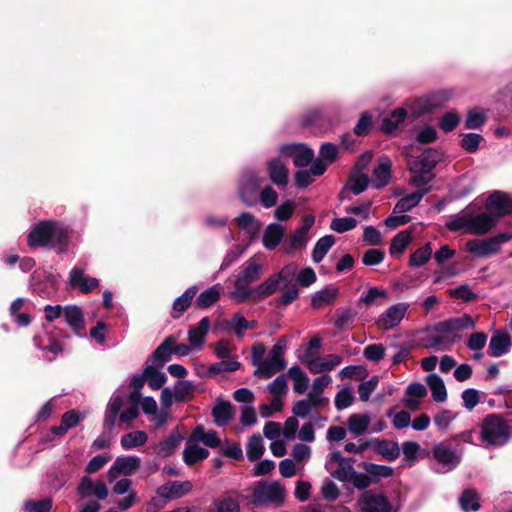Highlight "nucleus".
Listing matches in <instances>:
<instances>
[{
  "instance_id": "1",
  "label": "nucleus",
  "mask_w": 512,
  "mask_h": 512,
  "mask_svg": "<svg viewBox=\"0 0 512 512\" xmlns=\"http://www.w3.org/2000/svg\"><path fill=\"white\" fill-rule=\"evenodd\" d=\"M475 326L476 321L468 314L439 322L429 330L425 346L430 349L447 350L462 339V332Z\"/></svg>"
},
{
  "instance_id": "2",
  "label": "nucleus",
  "mask_w": 512,
  "mask_h": 512,
  "mask_svg": "<svg viewBox=\"0 0 512 512\" xmlns=\"http://www.w3.org/2000/svg\"><path fill=\"white\" fill-rule=\"evenodd\" d=\"M28 245L32 248L48 247L58 253L68 249L70 236L67 227L57 221H41L28 235Z\"/></svg>"
},
{
  "instance_id": "3",
  "label": "nucleus",
  "mask_w": 512,
  "mask_h": 512,
  "mask_svg": "<svg viewBox=\"0 0 512 512\" xmlns=\"http://www.w3.org/2000/svg\"><path fill=\"white\" fill-rule=\"evenodd\" d=\"M444 155L436 149H427L418 157L410 158L408 167L413 174L411 183L417 188H422L434 178L433 169L442 161Z\"/></svg>"
},
{
  "instance_id": "4",
  "label": "nucleus",
  "mask_w": 512,
  "mask_h": 512,
  "mask_svg": "<svg viewBox=\"0 0 512 512\" xmlns=\"http://www.w3.org/2000/svg\"><path fill=\"white\" fill-rule=\"evenodd\" d=\"M511 436L508 422L500 415L489 414L480 424V438L485 447L503 446Z\"/></svg>"
},
{
  "instance_id": "5",
  "label": "nucleus",
  "mask_w": 512,
  "mask_h": 512,
  "mask_svg": "<svg viewBox=\"0 0 512 512\" xmlns=\"http://www.w3.org/2000/svg\"><path fill=\"white\" fill-rule=\"evenodd\" d=\"M263 271V266L256 263L253 259L247 260L241 267L239 273L236 275L234 281V290L231 292L230 297L237 303H243L253 296V287L249 285L257 281Z\"/></svg>"
},
{
  "instance_id": "6",
  "label": "nucleus",
  "mask_w": 512,
  "mask_h": 512,
  "mask_svg": "<svg viewBox=\"0 0 512 512\" xmlns=\"http://www.w3.org/2000/svg\"><path fill=\"white\" fill-rule=\"evenodd\" d=\"M286 497V488L279 481H258L251 488V500L256 505L281 506Z\"/></svg>"
},
{
  "instance_id": "7",
  "label": "nucleus",
  "mask_w": 512,
  "mask_h": 512,
  "mask_svg": "<svg viewBox=\"0 0 512 512\" xmlns=\"http://www.w3.org/2000/svg\"><path fill=\"white\" fill-rule=\"evenodd\" d=\"M512 239L511 232H502L493 237L471 239L466 242V250L479 258H488L501 252V246Z\"/></svg>"
},
{
  "instance_id": "8",
  "label": "nucleus",
  "mask_w": 512,
  "mask_h": 512,
  "mask_svg": "<svg viewBox=\"0 0 512 512\" xmlns=\"http://www.w3.org/2000/svg\"><path fill=\"white\" fill-rule=\"evenodd\" d=\"M286 346V339H279L269 351L264 362L260 363L257 375L263 378H270L276 373L282 371L286 367V362L284 360Z\"/></svg>"
},
{
  "instance_id": "9",
  "label": "nucleus",
  "mask_w": 512,
  "mask_h": 512,
  "mask_svg": "<svg viewBox=\"0 0 512 512\" xmlns=\"http://www.w3.org/2000/svg\"><path fill=\"white\" fill-rule=\"evenodd\" d=\"M315 223V217L312 214L305 215L302 219V225L297 228L283 243V251L291 255L296 251L306 248L309 242V232Z\"/></svg>"
},
{
  "instance_id": "10",
  "label": "nucleus",
  "mask_w": 512,
  "mask_h": 512,
  "mask_svg": "<svg viewBox=\"0 0 512 512\" xmlns=\"http://www.w3.org/2000/svg\"><path fill=\"white\" fill-rule=\"evenodd\" d=\"M433 456L437 463L442 466L438 472L445 473L455 469L462 460L463 449L453 448L447 442H440L435 444L432 448Z\"/></svg>"
},
{
  "instance_id": "11",
  "label": "nucleus",
  "mask_w": 512,
  "mask_h": 512,
  "mask_svg": "<svg viewBox=\"0 0 512 512\" xmlns=\"http://www.w3.org/2000/svg\"><path fill=\"white\" fill-rule=\"evenodd\" d=\"M325 468L333 478L342 482H346L354 470L351 460L344 458L339 451L329 453Z\"/></svg>"
},
{
  "instance_id": "12",
  "label": "nucleus",
  "mask_w": 512,
  "mask_h": 512,
  "mask_svg": "<svg viewBox=\"0 0 512 512\" xmlns=\"http://www.w3.org/2000/svg\"><path fill=\"white\" fill-rule=\"evenodd\" d=\"M409 308L410 304L405 302L391 305L376 319L377 327L382 330H391L395 328L404 319Z\"/></svg>"
},
{
  "instance_id": "13",
  "label": "nucleus",
  "mask_w": 512,
  "mask_h": 512,
  "mask_svg": "<svg viewBox=\"0 0 512 512\" xmlns=\"http://www.w3.org/2000/svg\"><path fill=\"white\" fill-rule=\"evenodd\" d=\"M358 512H392V507L383 494L369 490L360 496Z\"/></svg>"
},
{
  "instance_id": "14",
  "label": "nucleus",
  "mask_w": 512,
  "mask_h": 512,
  "mask_svg": "<svg viewBox=\"0 0 512 512\" xmlns=\"http://www.w3.org/2000/svg\"><path fill=\"white\" fill-rule=\"evenodd\" d=\"M263 179L259 177L254 171H246L243 173L239 193L241 199L248 205L256 204L257 191L262 184Z\"/></svg>"
},
{
  "instance_id": "15",
  "label": "nucleus",
  "mask_w": 512,
  "mask_h": 512,
  "mask_svg": "<svg viewBox=\"0 0 512 512\" xmlns=\"http://www.w3.org/2000/svg\"><path fill=\"white\" fill-rule=\"evenodd\" d=\"M280 153L293 158L297 167H307L314 158V151L302 144H285L280 148Z\"/></svg>"
},
{
  "instance_id": "16",
  "label": "nucleus",
  "mask_w": 512,
  "mask_h": 512,
  "mask_svg": "<svg viewBox=\"0 0 512 512\" xmlns=\"http://www.w3.org/2000/svg\"><path fill=\"white\" fill-rule=\"evenodd\" d=\"M68 284L71 288L78 289L83 294H88L99 286V280L85 275L82 268L73 267L69 273Z\"/></svg>"
},
{
  "instance_id": "17",
  "label": "nucleus",
  "mask_w": 512,
  "mask_h": 512,
  "mask_svg": "<svg viewBox=\"0 0 512 512\" xmlns=\"http://www.w3.org/2000/svg\"><path fill=\"white\" fill-rule=\"evenodd\" d=\"M193 489L191 481H169L157 489V496L166 501L181 498Z\"/></svg>"
},
{
  "instance_id": "18",
  "label": "nucleus",
  "mask_w": 512,
  "mask_h": 512,
  "mask_svg": "<svg viewBox=\"0 0 512 512\" xmlns=\"http://www.w3.org/2000/svg\"><path fill=\"white\" fill-rule=\"evenodd\" d=\"M486 208L498 221L500 217L511 212L512 202L506 194L496 191L487 199Z\"/></svg>"
},
{
  "instance_id": "19",
  "label": "nucleus",
  "mask_w": 512,
  "mask_h": 512,
  "mask_svg": "<svg viewBox=\"0 0 512 512\" xmlns=\"http://www.w3.org/2000/svg\"><path fill=\"white\" fill-rule=\"evenodd\" d=\"M140 465V458L137 456L117 457L114 464L108 470V477L112 481L120 474L131 475Z\"/></svg>"
},
{
  "instance_id": "20",
  "label": "nucleus",
  "mask_w": 512,
  "mask_h": 512,
  "mask_svg": "<svg viewBox=\"0 0 512 512\" xmlns=\"http://www.w3.org/2000/svg\"><path fill=\"white\" fill-rule=\"evenodd\" d=\"M342 362V357L337 354L317 356L307 361V368L313 374L331 371Z\"/></svg>"
},
{
  "instance_id": "21",
  "label": "nucleus",
  "mask_w": 512,
  "mask_h": 512,
  "mask_svg": "<svg viewBox=\"0 0 512 512\" xmlns=\"http://www.w3.org/2000/svg\"><path fill=\"white\" fill-rule=\"evenodd\" d=\"M497 224V218L490 213L475 214L471 211L470 234L484 235L488 233Z\"/></svg>"
},
{
  "instance_id": "22",
  "label": "nucleus",
  "mask_w": 512,
  "mask_h": 512,
  "mask_svg": "<svg viewBox=\"0 0 512 512\" xmlns=\"http://www.w3.org/2000/svg\"><path fill=\"white\" fill-rule=\"evenodd\" d=\"M77 491L82 497H89L94 495L98 499L103 500L108 496V488L103 482H94L87 476L82 478Z\"/></svg>"
},
{
  "instance_id": "23",
  "label": "nucleus",
  "mask_w": 512,
  "mask_h": 512,
  "mask_svg": "<svg viewBox=\"0 0 512 512\" xmlns=\"http://www.w3.org/2000/svg\"><path fill=\"white\" fill-rule=\"evenodd\" d=\"M327 403L324 397H318L309 393L306 399L297 401L293 406V413L301 418H305L316 408L322 407Z\"/></svg>"
},
{
  "instance_id": "24",
  "label": "nucleus",
  "mask_w": 512,
  "mask_h": 512,
  "mask_svg": "<svg viewBox=\"0 0 512 512\" xmlns=\"http://www.w3.org/2000/svg\"><path fill=\"white\" fill-rule=\"evenodd\" d=\"M210 328V320L203 317L197 326L191 327L188 331V341L192 349L201 350L204 344L205 336Z\"/></svg>"
},
{
  "instance_id": "25",
  "label": "nucleus",
  "mask_w": 512,
  "mask_h": 512,
  "mask_svg": "<svg viewBox=\"0 0 512 512\" xmlns=\"http://www.w3.org/2000/svg\"><path fill=\"white\" fill-rule=\"evenodd\" d=\"M512 346V340L507 332H496L490 339L489 354L493 357H500L507 354Z\"/></svg>"
},
{
  "instance_id": "26",
  "label": "nucleus",
  "mask_w": 512,
  "mask_h": 512,
  "mask_svg": "<svg viewBox=\"0 0 512 512\" xmlns=\"http://www.w3.org/2000/svg\"><path fill=\"white\" fill-rule=\"evenodd\" d=\"M285 228L278 223H270L263 233V246L268 250L275 249L283 240Z\"/></svg>"
},
{
  "instance_id": "27",
  "label": "nucleus",
  "mask_w": 512,
  "mask_h": 512,
  "mask_svg": "<svg viewBox=\"0 0 512 512\" xmlns=\"http://www.w3.org/2000/svg\"><path fill=\"white\" fill-rule=\"evenodd\" d=\"M236 221L240 229L248 234L251 241L258 236L262 227V223L249 212L239 214Z\"/></svg>"
},
{
  "instance_id": "28",
  "label": "nucleus",
  "mask_w": 512,
  "mask_h": 512,
  "mask_svg": "<svg viewBox=\"0 0 512 512\" xmlns=\"http://www.w3.org/2000/svg\"><path fill=\"white\" fill-rule=\"evenodd\" d=\"M390 176L391 161L387 157L381 158L379 164L373 170L372 185L377 189H381L388 184Z\"/></svg>"
},
{
  "instance_id": "29",
  "label": "nucleus",
  "mask_w": 512,
  "mask_h": 512,
  "mask_svg": "<svg viewBox=\"0 0 512 512\" xmlns=\"http://www.w3.org/2000/svg\"><path fill=\"white\" fill-rule=\"evenodd\" d=\"M371 418L366 413H354L347 419L348 431L355 435L360 436L367 432L370 427Z\"/></svg>"
},
{
  "instance_id": "30",
  "label": "nucleus",
  "mask_w": 512,
  "mask_h": 512,
  "mask_svg": "<svg viewBox=\"0 0 512 512\" xmlns=\"http://www.w3.org/2000/svg\"><path fill=\"white\" fill-rule=\"evenodd\" d=\"M212 414L215 423L224 426L232 419L234 410L229 401L218 400L213 406Z\"/></svg>"
},
{
  "instance_id": "31",
  "label": "nucleus",
  "mask_w": 512,
  "mask_h": 512,
  "mask_svg": "<svg viewBox=\"0 0 512 512\" xmlns=\"http://www.w3.org/2000/svg\"><path fill=\"white\" fill-rule=\"evenodd\" d=\"M176 342V337L170 335L166 337L165 340L154 351L152 357L160 367H162L166 362H168L171 359L173 353L172 348Z\"/></svg>"
},
{
  "instance_id": "32",
  "label": "nucleus",
  "mask_w": 512,
  "mask_h": 512,
  "mask_svg": "<svg viewBox=\"0 0 512 512\" xmlns=\"http://www.w3.org/2000/svg\"><path fill=\"white\" fill-rule=\"evenodd\" d=\"M182 436L179 432L173 431L167 438L162 440L156 447V453L161 458L171 456L182 441Z\"/></svg>"
},
{
  "instance_id": "33",
  "label": "nucleus",
  "mask_w": 512,
  "mask_h": 512,
  "mask_svg": "<svg viewBox=\"0 0 512 512\" xmlns=\"http://www.w3.org/2000/svg\"><path fill=\"white\" fill-rule=\"evenodd\" d=\"M268 171L271 181L279 186L288 183V169L280 159H273L268 162Z\"/></svg>"
},
{
  "instance_id": "34",
  "label": "nucleus",
  "mask_w": 512,
  "mask_h": 512,
  "mask_svg": "<svg viewBox=\"0 0 512 512\" xmlns=\"http://www.w3.org/2000/svg\"><path fill=\"white\" fill-rule=\"evenodd\" d=\"M280 281L275 274L269 276L264 282L254 287L253 296L250 299L261 300L275 293L279 287Z\"/></svg>"
},
{
  "instance_id": "35",
  "label": "nucleus",
  "mask_w": 512,
  "mask_h": 512,
  "mask_svg": "<svg viewBox=\"0 0 512 512\" xmlns=\"http://www.w3.org/2000/svg\"><path fill=\"white\" fill-rule=\"evenodd\" d=\"M123 404V398L120 395H113L107 405L104 418V427L112 429L115 426L117 417Z\"/></svg>"
},
{
  "instance_id": "36",
  "label": "nucleus",
  "mask_w": 512,
  "mask_h": 512,
  "mask_svg": "<svg viewBox=\"0 0 512 512\" xmlns=\"http://www.w3.org/2000/svg\"><path fill=\"white\" fill-rule=\"evenodd\" d=\"M429 191L428 188H419L418 191L413 192L411 194H408L404 197H402L395 206L396 212H406L414 208L418 205V203L421 201V199L424 197L425 194H427Z\"/></svg>"
},
{
  "instance_id": "37",
  "label": "nucleus",
  "mask_w": 512,
  "mask_h": 512,
  "mask_svg": "<svg viewBox=\"0 0 512 512\" xmlns=\"http://www.w3.org/2000/svg\"><path fill=\"white\" fill-rule=\"evenodd\" d=\"M369 184V177L361 172L354 171L345 185L342 194L346 191H351L354 195H359L367 188Z\"/></svg>"
},
{
  "instance_id": "38",
  "label": "nucleus",
  "mask_w": 512,
  "mask_h": 512,
  "mask_svg": "<svg viewBox=\"0 0 512 512\" xmlns=\"http://www.w3.org/2000/svg\"><path fill=\"white\" fill-rule=\"evenodd\" d=\"M446 227L450 231H463L470 234L471 211H463L452 216L447 222Z\"/></svg>"
},
{
  "instance_id": "39",
  "label": "nucleus",
  "mask_w": 512,
  "mask_h": 512,
  "mask_svg": "<svg viewBox=\"0 0 512 512\" xmlns=\"http://www.w3.org/2000/svg\"><path fill=\"white\" fill-rule=\"evenodd\" d=\"M208 456L209 451L195 443L188 442L183 451V460L187 465H193L206 459Z\"/></svg>"
},
{
  "instance_id": "40",
  "label": "nucleus",
  "mask_w": 512,
  "mask_h": 512,
  "mask_svg": "<svg viewBox=\"0 0 512 512\" xmlns=\"http://www.w3.org/2000/svg\"><path fill=\"white\" fill-rule=\"evenodd\" d=\"M338 294L337 288L333 286L326 287L320 291H317L311 300V305L315 309H320L326 305L333 303Z\"/></svg>"
},
{
  "instance_id": "41",
  "label": "nucleus",
  "mask_w": 512,
  "mask_h": 512,
  "mask_svg": "<svg viewBox=\"0 0 512 512\" xmlns=\"http://www.w3.org/2000/svg\"><path fill=\"white\" fill-rule=\"evenodd\" d=\"M426 381L431 390L433 400L435 402L445 401L447 398V390L443 379L437 374H430L427 376Z\"/></svg>"
},
{
  "instance_id": "42",
  "label": "nucleus",
  "mask_w": 512,
  "mask_h": 512,
  "mask_svg": "<svg viewBox=\"0 0 512 512\" xmlns=\"http://www.w3.org/2000/svg\"><path fill=\"white\" fill-rule=\"evenodd\" d=\"M148 440V435L144 431H133L121 437L120 444L124 450H131L143 446Z\"/></svg>"
},
{
  "instance_id": "43",
  "label": "nucleus",
  "mask_w": 512,
  "mask_h": 512,
  "mask_svg": "<svg viewBox=\"0 0 512 512\" xmlns=\"http://www.w3.org/2000/svg\"><path fill=\"white\" fill-rule=\"evenodd\" d=\"M81 420L80 414L75 410H70L62 416L61 424L52 428L56 436L64 435L69 429L78 425Z\"/></svg>"
},
{
  "instance_id": "44",
  "label": "nucleus",
  "mask_w": 512,
  "mask_h": 512,
  "mask_svg": "<svg viewBox=\"0 0 512 512\" xmlns=\"http://www.w3.org/2000/svg\"><path fill=\"white\" fill-rule=\"evenodd\" d=\"M375 451L389 461L396 460L400 455L398 443L391 440H381L375 443Z\"/></svg>"
},
{
  "instance_id": "45",
  "label": "nucleus",
  "mask_w": 512,
  "mask_h": 512,
  "mask_svg": "<svg viewBox=\"0 0 512 512\" xmlns=\"http://www.w3.org/2000/svg\"><path fill=\"white\" fill-rule=\"evenodd\" d=\"M288 375L293 379V389L298 394H304L309 386V378L299 366H292Z\"/></svg>"
},
{
  "instance_id": "46",
  "label": "nucleus",
  "mask_w": 512,
  "mask_h": 512,
  "mask_svg": "<svg viewBox=\"0 0 512 512\" xmlns=\"http://www.w3.org/2000/svg\"><path fill=\"white\" fill-rule=\"evenodd\" d=\"M335 243V238L332 235H325L321 237L315 244L313 252H312V259L315 263H320L324 257L326 256L327 252L331 249V247Z\"/></svg>"
},
{
  "instance_id": "47",
  "label": "nucleus",
  "mask_w": 512,
  "mask_h": 512,
  "mask_svg": "<svg viewBox=\"0 0 512 512\" xmlns=\"http://www.w3.org/2000/svg\"><path fill=\"white\" fill-rule=\"evenodd\" d=\"M66 323L75 330L84 326V318L81 309L76 305H67L64 307L63 314Z\"/></svg>"
},
{
  "instance_id": "48",
  "label": "nucleus",
  "mask_w": 512,
  "mask_h": 512,
  "mask_svg": "<svg viewBox=\"0 0 512 512\" xmlns=\"http://www.w3.org/2000/svg\"><path fill=\"white\" fill-rule=\"evenodd\" d=\"M192 437L197 441L203 442L210 448H216L220 444L217 432L214 430L205 431L203 426H197L193 430Z\"/></svg>"
},
{
  "instance_id": "49",
  "label": "nucleus",
  "mask_w": 512,
  "mask_h": 512,
  "mask_svg": "<svg viewBox=\"0 0 512 512\" xmlns=\"http://www.w3.org/2000/svg\"><path fill=\"white\" fill-rule=\"evenodd\" d=\"M412 241V235L409 230H403L399 232L391 241L390 254L400 255L402 254L410 242Z\"/></svg>"
},
{
  "instance_id": "50",
  "label": "nucleus",
  "mask_w": 512,
  "mask_h": 512,
  "mask_svg": "<svg viewBox=\"0 0 512 512\" xmlns=\"http://www.w3.org/2000/svg\"><path fill=\"white\" fill-rule=\"evenodd\" d=\"M264 450L265 448L263 439L260 435H253L249 438L246 447V454L250 461L254 462L260 459L264 453Z\"/></svg>"
},
{
  "instance_id": "51",
  "label": "nucleus",
  "mask_w": 512,
  "mask_h": 512,
  "mask_svg": "<svg viewBox=\"0 0 512 512\" xmlns=\"http://www.w3.org/2000/svg\"><path fill=\"white\" fill-rule=\"evenodd\" d=\"M432 255V247L430 243H426L424 246L415 250L409 259V265L411 267H421L425 265Z\"/></svg>"
},
{
  "instance_id": "52",
  "label": "nucleus",
  "mask_w": 512,
  "mask_h": 512,
  "mask_svg": "<svg viewBox=\"0 0 512 512\" xmlns=\"http://www.w3.org/2000/svg\"><path fill=\"white\" fill-rule=\"evenodd\" d=\"M144 375L148 381L149 386L153 390L160 389L167 380V377L163 372L159 371V369L151 365L144 369Z\"/></svg>"
},
{
  "instance_id": "53",
  "label": "nucleus",
  "mask_w": 512,
  "mask_h": 512,
  "mask_svg": "<svg viewBox=\"0 0 512 512\" xmlns=\"http://www.w3.org/2000/svg\"><path fill=\"white\" fill-rule=\"evenodd\" d=\"M459 503L463 511H477L480 508L479 497L473 490H465L459 498Z\"/></svg>"
},
{
  "instance_id": "54",
  "label": "nucleus",
  "mask_w": 512,
  "mask_h": 512,
  "mask_svg": "<svg viewBox=\"0 0 512 512\" xmlns=\"http://www.w3.org/2000/svg\"><path fill=\"white\" fill-rule=\"evenodd\" d=\"M197 291L198 288L196 286H192L186 289V291L181 296L175 299L173 303V310L176 312H184L190 306Z\"/></svg>"
},
{
  "instance_id": "55",
  "label": "nucleus",
  "mask_w": 512,
  "mask_h": 512,
  "mask_svg": "<svg viewBox=\"0 0 512 512\" xmlns=\"http://www.w3.org/2000/svg\"><path fill=\"white\" fill-rule=\"evenodd\" d=\"M220 297V289L217 285L212 286L206 290H204L197 297V305L202 308H207L214 304Z\"/></svg>"
},
{
  "instance_id": "56",
  "label": "nucleus",
  "mask_w": 512,
  "mask_h": 512,
  "mask_svg": "<svg viewBox=\"0 0 512 512\" xmlns=\"http://www.w3.org/2000/svg\"><path fill=\"white\" fill-rule=\"evenodd\" d=\"M486 120L485 112L482 109L474 108L468 111L465 120V127L467 129H477L484 124Z\"/></svg>"
},
{
  "instance_id": "57",
  "label": "nucleus",
  "mask_w": 512,
  "mask_h": 512,
  "mask_svg": "<svg viewBox=\"0 0 512 512\" xmlns=\"http://www.w3.org/2000/svg\"><path fill=\"white\" fill-rule=\"evenodd\" d=\"M214 506L217 512H240L238 501L228 496L215 500Z\"/></svg>"
},
{
  "instance_id": "58",
  "label": "nucleus",
  "mask_w": 512,
  "mask_h": 512,
  "mask_svg": "<svg viewBox=\"0 0 512 512\" xmlns=\"http://www.w3.org/2000/svg\"><path fill=\"white\" fill-rule=\"evenodd\" d=\"M194 385L190 381H178L174 386V396L177 401H184L192 396Z\"/></svg>"
},
{
  "instance_id": "59",
  "label": "nucleus",
  "mask_w": 512,
  "mask_h": 512,
  "mask_svg": "<svg viewBox=\"0 0 512 512\" xmlns=\"http://www.w3.org/2000/svg\"><path fill=\"white\" fill-rule=\"evenodd\" d=\"M298 272V266L294 262L286 264L278 273H275L277 279L284 282L285 285L293 284V280Z\"/></svg>"
},
{
  "instance_id": "60",
  "label": "nucleus",
  "mask_w": 512,
  "mask_h": 512,
  "mask_svg": "<svg viewBox=\"0 0 512 512\" xmlns=\"http://www.w3.org/2000/svg\"><path fill=\"white\" fill-rule=\"evenodd\" d=\"M357 225L356 219L352 217L335 218L330 224V228L337 233H344L352 230Z\"/></svg>"
},
{
  "instance_id": "61",
  "label": "nucleus",
  "mask_w": 512,
  "mask_h": 512,
  "mask_svg": "<svg viewBox=\"0 0 512 512\" xmlns=\"http://www.w3.org/2000/svg\"><path fill=\"white\" fill-rule=\"evenodd\" d=\"M334 402L337 410H343L353 404L354 396L349 388H343L336 394Z\"/></svg>"
},
{
  "instance_id": "62",
  "label": "nucleus",
  "mask_w": 512,
  "mask_h": 512,
  "mask_svg": "<svg viewBox=\"0 0 512 512\" xmlns=\"http://www.w3.org/2000/svg\"><path fill=\"white\" fill-rule=\"evenodd\" d=\"M229 327L238 337H242L245 331L250 328V323L241 314H234L228 322Z\"/></svg>"
},
{
  "instance_id": "63",
  "label": "nucleus",
  "mask_w": 512,
  "mask_h": 512,
  "mask_svg": "<svg viewBox=\"0 0 512 512\" xmlns=\"http://www.w3.org/2000/svg\"><path fill=\"white\" fill-rule=\"evenodd\" d=\"M52 508V501L49 498L39 501L28 500L24 503V509L27 512H49Z\"/></svg>"
},
{
  "instance_id": "64",
  "label": "nucleus",
  "mask_w": 512,
  "mask_h": 512,
  "mask_svg": "<svg viewBox=\"0 0 512 512\" xmlns=\"http://www.w3.org/2000/svg\"><path fill=\"white\" fill-rule=\"evenodd\" d=\"M456 417V413L451 410L444 409L434 416V423L439 429L446 430Z\"/></svg>"
}]
</instances>
